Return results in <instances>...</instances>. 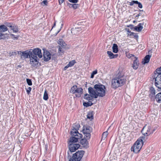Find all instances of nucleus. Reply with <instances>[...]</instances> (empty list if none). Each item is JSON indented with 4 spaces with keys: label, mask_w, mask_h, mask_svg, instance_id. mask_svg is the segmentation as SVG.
I'll return each instance as SVG.
<instances>
[{
    "label": "nucleus",
    "mask_w": 161,
    "mask_h": 161,
    "mask_svg": "<svg viewBox=\"0 0 161 161\" xmlns=\"http://www.w3.org/2000/svg\"><path fill=\"white\" fill-rule=\"evenodd\" d=\"M107 53L110 59L116 58L118 56L117 54H114L111 51H107Z\"/></svg>",
    "instance_id": "nucleus-21"
},
{
    "label": "nucleus",
    "mask_w": 161,
    "mask_h": 161,
    "mask_svg": "<svg viewBox=\"0 0 161 161\" xmlns=\"http://www.w3.org/2000/svg\"><path fill=\"white\" fill-rule=\"evenodd\" d=\"M10 36L12 37V38H13L14 40H17L19 37V36H15L13 34H11Z\"/></svg>",
    "instance_id": "nucleus-42"
},
{
    "label": "nucleus",
    "mask_w": 161,
    "mask_h": 161,
    "mask_svg": "<svg viewBox=\"0 0 161 161\" xmlns=\"http://www.w3.org/2000/svg\"><path fill=\"white\" fill-rule=\"evenodd\" d=\"M48 98V95L47 90H45L43 95V99L45 100H47Z\"/></svg>",
    "instance_id": "nucleus-33"
},
{
    "label": "nucleus",
    "mask_w": 161,
    "mask_h": 161,
    "mask_svg": "<svg viewBox=\"0 0 161 161\" xmlns=\"http://www.w3.org/2000/svg\"><path fill=\"white\" fill-rule=\"evenodd\" d=\"M30 51V53L33 58L34 57L35 58H38L37 56L39 58H41L42 57L41 50L39 48H36L33 49H31Z\"/></svg>",
    "instance_id": "nucleus-8"
},
{
    "label": "nucleus",
    "mask_w": 161,
    "mask_h": 161,
    "mask_svg": "<svg viewBox=\"0 0 161 161\" xmlns=\"http://www.w3.org/2000/svg\"><path fill=\"white\" fill-rule=\"evenodd\" d=\"M108 131H105L104 132L102 135V139L104 140L107 137V135H108Z\"/></svg>",
    "instance_id": "nucleus-35"
},
{
    "label": "nucleus",
    "mask_w": 161,
    "mask_h": 161,
    "mask_svg": "<svg viewBox=\"0 0 161 161\" xmlns=\"http://www.w3.org/2000/svg\"><path fill=\"white\" fill-rule=\"evenodd\" d=\"M140 15H141V14L140 13H139V14H137L136 15V17H138Z\"/></svg>",
    "instance_id": "nucleus-49"
},
{
    "label": "nucleus",
    "mask_w": 161,
    "mask_h": 161,
    "mask_svg": "<svg viewBox=\"0 0 161 161\" xmlns=\"http://www.w3.org/2000/svg\"><path fill=\"white\" fill-rule=\"evenodd\" d=\"M140 11H143V10H140Z\"/></svg>",
    "instance_id": "nucleus-50"
},
{
    "label": "nucleus",
    "mask_w": 161,
    "mask_h": 161,
    "mask_svg": "<svg viewBox=\"0 0 161 161\" xmlns=\"http://www.w3.org/2000/svg\"><path fill=\"white\" fill-rule=\"evenodd\" d=\"M58 43L59 45V47H62L63 48H65L66 44L63 39H59L58 41Z\"/></svg>",
    "instance_id": "nucleus-20"
},
{
    "label": "nucleus",
    "mask_w": 161,
    "mask_h": 161,
    "mask_svg": "<svg viewBox=\"0 0 161 161\" xmlns=\"http://www.w3.org/2000/svg\"><path fill=\"white\" fill-rule=\"evenodd\" d=\"M55 25V23L54 24V26Z\"/></svg>",
    "instance_id": "nucleus-51"
},
{
    "label": "nucleus",
    "mask_w": 161,
    "mask_h": 161,
    "mask_svg": "<svg viewBox=\"0 0 161 161\" xmlns=\"http://www.w3.org/2000/svg\"><path fill=\"white\" fill-rule=\"evenodd\" d=\"M77 88V86L76 85H74L71 88L70 92L73 94H75V92L76 89Z\"/></svg>",
    "instance_id": "nucleus-32"
},
{
    "label": "nucleus",
    "mask_w": 161,
    "mask_h": 161,
    "mask_svg": "<svg viewBox=\"0 0 161 161\" xmlns=\"http://www.w3.org/2000/svg\"><path fill=\"white\" fill-rule=\"evenodd\" d=\"M136 1L133 0L131 2H129V5L130 6H133L134 4H136Z\"/></svg>",
    "instance_id": "nucleus-43"
},
{
    "label": "nucleus",
    "mask_w": 161,
    "mask_h": 161,
    "mask_svg": "<svg viewBox=\"0 0 161 161\" xmlns=\"http://www.w3.org/2000/svg\"><path fill=\"white\" fill-rule=\"evenodd\" d=\"M93 103L91 101H88V102H84L83 103V105L84 106L88 107L93 105Z\"/></svg>",
    "instance_id": "nucleus-29"
},
{
    "label": "nucleus",
    "mask_w": 161,
    "mask_h": 161,
    "mask_svg": "<svg viewBox=\"0 0 161 161\" xmlns=\"http://www.w3.org/2000/svg\"><path fill=\"white\" fill-rule=\"evenodd\" d=\"M155 99L158 103H161V92L157 94L155 96Z\"/></svg>",
    "instance_id": "nucleus-23"
},
{
    "label": "nucleus",
    "mask_w": 161,
    "mask_h": 161,
    "mask_svg": "<svg viewBox=\"0 0 161 161\" xmlns=\"http://www.w3.org/2000/svg\"><path fill=\"white\" fill-rule=\"evenodd\" d=\"M151 57V56L149 55H147L144 58V61L142 62L143 64L148 63Z\"/></svg>",
    "instance_id": "nucleus-24"
},
{
    "label": "nucleus",
    "mask_w": 161,
    "mask_h": 161,
    "mask_svg": "<svg viewBox=\"0 0 161 161\" xmlns=\"http://www.w3.org/2000/svg\"><path fill=\"white\" fill-rule=\"evenodd\" d=\"M64 48H63L62 47H59L58 48V52L63 53L64 52Z\"/></svg>",
    "instance_id": "nucleus-44"
},
{
    "label": "nucleus",
    "mask_w": 161,
    "mask_h": 161,
    "mask_svg": "<svg viewBox=\"0 0 161 161\" xmlns=\"http://www.w3.org/2000/svg\"><path fill=\"white\" fill-rule=\"evenodd\" d=\"M139 61L137 58H136V59L134 60L133 64L132 67L133 69L135 70L136 69L139 67Z\"/></svg>",
    "instance_id": "nucleus-17"
},
{
    "label": "nucleus",
    "mask_w": 161,
    "mask_h": 161,
    "mask_svg": "<svg viewBox=\"0 0 161 161\" xmlns=\"http://www.w3.org/2000/svg\"><path fill=\"white\" fill-rule=\"evenodd\" d=\"M5 25L7 27H9L11 28H12L13 26L12 25V24L11 23H5Z\"/></svg>",
    "instance_id": "nucleus-40"
},
{
    "label": "nucleus",
    "mask_w": 161,
    "mask_h": 161,
    "mask_svg": "<svg viewBox=\"0 0 161 161\" xmlns=\"http://www.w3.org/2000/svg\"><path fill=\"white\" fill-rule=\"evenodd\" d=\"M80 127V125L78 123H75L73 125V129L72 130H75V131L77 130V132H75L76 133L78 132V130L79 129Z\"/></svg>",
    "instance_id": "nucleus-28"
},
{
    "label": "nucleus",
    "mask_w": 161,
    "mask_h": 161,
    "mask_svg": "<svg viewBox=\"0 0 161 161\" xmlns=\"http://www.w3.org/2000/svg\"><path fill=\"white\" fill-rule=\"evenodd\" d=\"M68 5L70 7H72L74 9H76L78 6V4H76L75 3L74 4H70L69 3Z\"/></svg>",
    "instance_id": "nucleus-30"
},
{
    "label": "nucleus",
    "mask_w": 161,
    "mask_h": 161,
    "mask_svg": "<svg viewBox=\"0 0 161 161\" xmlns=\"http://www.w3.org/2000/svg\"><path fill=\"white\" fill-rule=\"evenodd\" d=\"M87 118L91 120L93 119V114L92 112H89L87 115Z\"/></svg>",
    "instance_id": "nucleus-31"
},
{
    "label": "nucleus",
    "mask_w": 161,
    "mask_h": 161,
    "mask_svg": "<svg viewBox=\"0 0 161 161\" xmlns=\"http://www.w3.org/2000/svg\"><path fill=\"white\" fill-rule=\"evenodd\" d=\"M8 30L7 27L4 25H0V31L4 32Z\"/></svg>",
    "instance_id": "nucleus-27"
},
{
    "label": "nucleus",
    "mask_w": 161,
    "mask_h": 161,
    "mask_svg": "<svg viewBox=\"0 0 161 161\" xmlns=\"http://www.w3.org/2000/svg\"><path fill=\"white\" fill-rule=\"evenodd\" d=\"M159 74L161 75V67L157 68L154 72V77H155V76L159 75Z\"/></svg>",
    "instance_id": "nucleus-25"
},
{
    "label": "nucleus",
    "mask_w": 161,
    "mask_h": 161,
    "mask_svg": "<svg viewBox=\"0 0 161 161\" xmlns=\"http://www.w3.org/2000/svg\"><path fill=\"white\" fill-rule=\"evenodd\" d=\"M76 62L75 60H72L70 61L68 64L64 68V70H66L69 67L72 66Z\"/></svg>",
    "instance_id": "nucleus-19"
},
{
    "label": "nucleus",
    "mask_w": 161,
    "mask_h": 161,
    "mask_svg": "<svg viewBox=\"0 0 161 161\" xmlns=\"http://www.w3.org/2000/svg\"><path fill=\"white\" fill-rule=\"evenodd\" d=\"M64 0H59V3L60 4H61L64 2Z\"/></svg>",
    "instance_id": "nucleus-48"
},
{
    "label": "nucleus",
    "mask_w": 161,
    "mask_h": 161,
    "mask_svg": "<svg viewBox=\"0 0 161 161\" xmlns=\"http://www.w3.org/2000/svg\"><path fill=\"white\" fill-rule=\"evenodd\" d=\"M11 29L14 32H17L18 31V27L16 26H13Z\"/></svg>",
    "instance_id": "nucleus-34"
},
{
    "label": "nucleus",
    "mask_w": 161,
    "mask_h": 161,
    "mask_svg": "<svg viewBox=\"0 0 161 161\" xmlns=\"http://www.w3.org/2000/svg\"><path fill=\"white\" fill-rule=\"evenodd\" d=\"M4 37V35L0 31V39H3Z\"/></svg>",
    "instance_id": "nucleus-47"
},
{
    "label": "nucleus",
    "mask_w": 161,
    "mask_h": 161,
    "mask_svg": "<svg viewBox=\"0 0 161 161\" xmlns=\"http://www.w3.org/2000/svg\"><path fill=\"white\" fill-rule=\"evenodd\" d=\"M128 32L130 33V35L133 36L135 38H138V36L136 33L131 32V31H128Z\"/></svg>",
    "instance_id": "nucleus-36"
},
{
    "label": "nucleus",
    "mask_w": 161,
    "mask_h": 161,
    "mask_svg": "<svg viewBox=\"0 0 161 161\" xmlns=\"http://www.w3.org/2000/svg\"><path fill=\"white\" fill-rule=\"evenodd\" d=\"M126 81L123 73H119L112 80V87L116 89L124 85Z\"/></svg>",
    "instance_id": "nucleus-1"
},
{
    "label": "nucleus",
    "mask_w": 161,
    "mask_h": 161,
    "mask_svg": "<svg viewBox=\"0 0 161 161\" xmlns=\"http://www.w3.org/2000/svg\"><path fill=\"white\" fill-rule=\"evenodd\" d=\"M113 52L114 53H117L119 51L118 46L116 44H114L112 47Z\"/></svg>",
    "instance_id": "nucleus-26"
},
{
    "label": "nucleus",
    "mask_w": 161,
    "mask_h": 161,
    "mask_svg": "<svg viewBox=\"0 0 161 161\" xmlns=\"http://www.w3.org/2000/svg\"><path fill=\"white\" fill-rule=\"evenodd\" d=\"M155 80V86L158 88L161 89V76L159 74V75L155 76L154 77Z\"/></svg>",
    "instance_id": "nucleus-10"
},
{
    "label": "nucleus",
    "mask_w": 161,
    "mask_h": 161,
    "mask_svg": "<svg viewBox=\"0 0 161 161\" xmlns=\"http://www.w3.org/2000/svg\"><path fill=\"white\" fill-rule=\"evenodd\" d=\"M149 97L151 100L154 99L155 97V90L153 87H151L149 91Z\"/></svg>",
    "instance_id": "nucleus-14"
},
{
    "label": "nucleus",
    "mask_w": 161,
    "mask_h": 161,
    "mask_svg": "<svg viewBox=\"0 0 161 161\" xmlns=\"http://www.w3.org/2000/svg\"><path fill=\"white\" fill-rule=\"evenodd\" d=\"M145 138L144 136H142L138 139L131 147V151L136 153L139 152L143 144V140H144Z\"/></svg>",
    "instance_id": "nucleus-3"
},
{
    "label": "nucleus",
    "mask_w": 161,
    "mask_h": 161,
    "mask_svg": "<svg viewBox=\"0 0 161 161\" xmlns=\"http://www.w3.org/2000/svg\"><path fill=\"white\" fill-rule=\"evenodd\" d=\"M85 152L83 150L78 151L74 154L69 161H80L84 154Z\"/></svg>",
    "instance_id": "nucleus-6"
},
{
    "label": "nucleus",
    "mask_w": 161,
    "mask_h": 161,
    "mask_svg": "<svg viewBox=\"0 0 161 161\" xmlns=\"http://www.w3.org/2000/svg\"><path fill=\"white\" fill-rule=\"evenodd\" d=\"M83 89L82 88H77L75 92V93H76L75 94L76 97H80L83 93Z\"/></svg>",
    "instance_id": "nucleus-16"
},
{
    "label": "nucleus",
    "mask_w": 161,
    "mask_h": 161,
    "mask_svg": "<svg viewBox=\"0 0 161 161\" xmlns=\"http://www.w3.org/2000/svg\"><path fill=\"white\" fill-rule=\"evenodd\" d=\"M31 90V87H29L26 90V92L28 94H29Z\"/></svg>",
    "instance_id": "nucleus-45"
},
{
    "label": "nucleus",
    "mask_w": 161,
    "mask_h": 161,
    "mask_svg": "<svg viewBox=\"0 0 161 161\" xmlns=\"http://www.w3.org/2000/svg\"><path fill=\"white\" fill-rule=\"evenodd\" d=\"M144 25V23H140L137 26H136L134 27V29L135 30L138 31L140 32L141 31L143 27V25Z\"/></svg>",
    "instance_id": "nucleus-18"
},
{
    "label": "nucleus",
    "mask_w": 161,
    "mask_h": 161,
    "mask_svg": "<svg viewBox=\"0 0 161 161\" xmlns=\"http://www.w3.org/2000/svg\"><path fill=\"white\" fill-rule=\"evenodd\" d=\"M38 58H35L32 57L30 58V63L33 66H35L38 65Z\"/></svg>",
    "instance_id": "nucleus-13"
},
{
    "label": "nucleus",
    "mask_w": 161,
    "mask_h": 161,
    "mask_svg": "<svg viewBox=\"0 0 161 161\" xmlns=\"http://www.w3.org/2000/svg\"><path fill=\"white\" fill-rule=\"evenodd\" d=\"M93 97L90 94H85L84 96V98L88 101L92 100Z\"/></svg>",
    "instance_id": "nucleus-22"
},
{
    "label": "nucleus",
    "mask_w": 161,
    "mask_h": 161,
    "mask_svg": "<svg viewBox=\"0 0 161 161\" xmlns=\"http://www.w3.org/2000/svg\"><path fill=\"white\" fill-rule=\"evenodd\" d=\"M97 70L93 71L91 74V78H93L94 77V75L96 74L97 73Z\"/></svg>",
    "instance_id": "nucleus-37"
},
{
    "label": "nucleus",
    "mask_w": 161,
    "mask_h": 161,
    "mask_svg": "<svg viewBox=\"0 0 161 161\" xmlns=\"http://www.w3.org/2000/svg\"><path fill=\"white\" fill-rule=\"evenodd\" d=\"M26 80L27 84L29 86H31L32 85V82L31 79H27Z\"/></svg>",
    "instance_id": "nucleus-38"
},
{
    "label": "nucleus",
    "mask_w": 161,
    "mask_h": 161,
    "mask_svg": "<svg viewBox=\"0 0 161 161\" xmlns=\"http://www.w3.org/2000/svg\"><path fill=\"white\" fill-rule=\"evenodd\" d=\"M153 131L150 125H146L142 129L141 132L144 136H147L152 134Z\"/></svg>",
    "instance_id": "nucleus-7"
},
{
    "label": "nucleus",
    "mask_w": 161,
    "mask_h": 161,
    "mask_svg": "<svg viewBox=\"0 0 161 161\" xmlns=\"http://www.w3.org/2000/svg\"><path fill=\"white\" fill-rule=\"evenodd\" d=\"M83 132L86 139H82L80 141V143L84 147H86L88 144L87 140L89 139L91 137V133L92 131V128L89 126H84Z\"/></svg>",
    "instance_id": "nucleus-2"
},
{
    "label": "nucleus",
    "mask_w": 161,
    "mask_h": 161,
    "mask_svg": "<svg viewBox=\"0 0 161 161\" xmlns=\"http://www.w3.org/2000/svg\"><path fill=\"white\" fill-rule=\"evenodd\" d=\"M94 88L96 90V93L98 96L103 97L105 95V87L102 84H96L94 85Z\"/></svg>",
    "instance_id": "nucleus-5"
},
{
    "label": "nucleus",
    "mask_w": 161,
    "mask_h": 161,
    "mask_svg": "<svg viewBox=\"0 0 161 161\" xmlns=\"http://www.w3.org/2000/svg\"><path fill=\"white\" fill-rule=\"evenodd\" d=\"M69 2L73 3H76L78 2V0H68Z\"/></svg>",
    "instance_id": "nucleus-46"
},
{
    "label": "nucleus",
    "mask_w": 161,
    "mask_h": 161,
    "mask_svg": "<svg viewBox=\"0 0 161 161\" xmlns=\"http://www.w3.org/2000/svg\"><path fill=\"white\" fill-rule=\"evenodd\" d=\"M70 143L69 146V149L70 152H74L80 147V145L77 143Z\"/></svg>",
    "instance_id": "nucleus-9"
},
{
    "label": "nucleus",
    "mask_w": 161,
    "mask_h": 161,
    "mask_svg": "<svg viewBox=\"0 0 161 161\" xmlns=\"http://www.w3.org/2000/svg\"><path fill=\"white\" fill-rule=\"evenodd\" d=\"M48 4V2L46 0H43L41 3V5L43 6L44 5H47Z\"/></svg>",
    "instance_id": "nucleus-39"
},
{
    "label": "nucleus",
    "mask_w": 161,
    "mask_h": 161,
    "mask_svg": "<svg viewBox=\"0 0 161 161\" xmlns=\"http://www.w3.org/2000/svg\"><path fill=\"white\" fill-rule=\"evenodd\" d=\"M43 57L44 61L46 62L48 61L51 58L50 53L47 51L44 52Z\"/></svg>",
    "instance_id": "nucleus-15"
},
{
    "label": "nucleus",
    "mask_w": 161,
    "mask_h": 161,
    "mask_svg": "<svg viewBox=\"0 0 161 161\" xmlns=\"http://www.w3.org/2000/svg\"><path fill=\"white\" fill-rule=\"evenodd\" d=\"M30 49L28 50L23 52H20V53H19L21 56H23L25 58H30L32 57L31 54L30 53Z\"/></svg>",
    "instance_id": "nucleus-11"
},
{
    "label": "nucleus",
    "mask_w": 161,
    "mask_h": 161,
    "mask_svg": "<svg viewBox=\"0 0 161 161\" xmlns=\"http://www.w3.org/2000/svg\"><path fill=\"white\" fill-rule=\"evenodd\" d=\"M88 93L89 94L93 97V98H97L98 97V95L96 90H95L92 87H89L88 88Z\"/></svg>",
    "instance_id": "nucleus-12"
},
{
    "label": "nucleus",
    "mask_w": 161,
    "mask_h": 161,
    "mask_svg": "<svg viewBox=\"0 0 161 161\" xmlns=\"http://www.w3.org/2000/svg\"><path fill=\"white\" fill-rule=\"evenodd\" d=\"M75 130H72L70 132V135L72 136L69 138V143L76 142H78V139L81 138L82 136L81 134L79 132L76 133L75 132H77V130L76 131Z\"/></svg>",
    "instance_id": "nucleus-4"
},
{
    "label": "nucleus",
    "mask_w": 161,
    "mask_h": 161,
    "mask_svg": "<svg viewBox=\"0 0 161 161\" xmlns=\"http://www.w3.org/2000/svg\"><path fill=\"white\" fill-rule=\"evenodd\" d=\"M136 4L138 5V7L139 8H142V3H141L138 2L137 1H136Z\"/></svg>",
    "instance_id": "nucleus-41"
},
{
    "label": "nucleus",
    "mask_w": 161,
    "mask_h": 161,
    "mask_svg": "<svg viewBox=\"0 0 161 161\" xmlns=\"http://www.w3.org/2000/svg\"><path fill=\"white\" fill-rule=\"evenodd\" d=\"M133 22H135V21H133Z\"/></svg>",
    "instance_id": "nucleus-52"
}]
</instances>
